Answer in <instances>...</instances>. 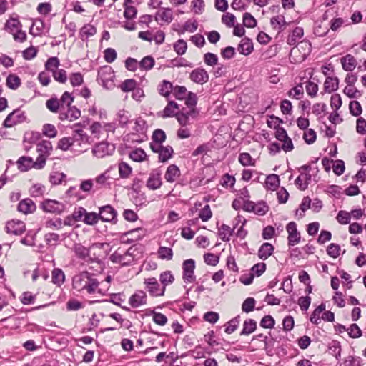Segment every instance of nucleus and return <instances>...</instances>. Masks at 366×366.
Returning a JSON list of instances; mask_svg holds the SVG:
<instances>
[{"label": "nucleus", "instance_id": "9d476101", "mask_svg": "<svg viewBox=\"0 0 366 366\" xmlns=\"http://www.w3.org/2000/svg\"><path fill=\"white\" fill-rule=\"evenodd\" d=\"M41 208L44 212L60 214L64 209L63 203L53 199H45L41 203Z\"/></svg>", "mask_w": 366, "mask_h": 366}, {"label": "nucleus", "instance_id": "0eeeda50", "mask_svg": "<svg viewBox=\"0 0 366 366\" xmlns=\"http://www.w3.org/2000/svg\"><path fill=\"white\" fill-rule=\"evenodd\" d=\"M183 276L182 278L185 282H194L196 277L194 274L195 269V262L192 259L184 260L182 264Z\"/></svg>", "mask_w": 366, "mask_h": 366}, {"label": "nucleus", "instance_id": "ea45409f", "mask_svg": "<svg viewBox=\"0 0 366 366\" xmlns=\"http://www.w3.org/2000/svg\"><path fill=\"white\" fill-rule=\"evenodd\" d=\"M280 184L279 176L277 174H269L267 177L265 187L267 189L275 190Z\"/></svg>", "mask_w": 366, "mask_h": 366}, {"label": "nucleus", "instance_id": "c756f323", "mask_svg": "<svg viewBox=\"0 0 366 366\" xmlns=\"http://www.w3.org/2000/svg\"><path fill=\"white\" fill-rule=\"evenodd\" d=\"M73 250L76 256L81 259L86 260V258L89 257V249L81 244H75L74 245Z\"/></svg>", "mask_w": 366, "mask_h": 366}, {"label": "nucleus", "instance_id": "58836bf2", "mask_svg": "<svg viewBox=\"0 0 366 366\" xmlns=\"http://www.w3.org/2000/svg\"><path fill=\"white\" fill-rule=\"evenodd\" d=\"M174 150L171 146L162 147L159 152V161L161 162H167L172 157Z\"/></svg>", "mask_w": 366, "mask_h": 366}, {"label": "nucleus", "instance_id": "3c124183", "mask_svg": "<svg viewBox=\"0 0 366 366\" xmlns=\"http://www.w3.org/2000/svg\"><path fill=\"white\" fill-rule=\"evenodd\" d=\"M174 50L175 52L181 56L186 53L187 49V42L184 39H179L174 44Z\"/></svg>", "mask_w": 366, "mask_h": 366}, {"label": "nucleus", "instance_id": "4be33fe9", "mask_svg": "<svg viewBox=\"0 0 366 366\" xmlns=\"http://www.w3.org/2000/svg\"><path fill=\"white\" fill-rule=\"evenodd\" d=\"M155 20L157 21H162L164 23H170L173 19V14L171 9H162L155 14Z\"/></svg>", "mask_w": 366, "mask_h": 366}, {"label": "nucleus", "instance_id": "b1692460", "mask_svg": "<svg viewBox=\"0 0 366 366\" xmlns=\"http://www.w3.org/2000/svg\"><path fill=\"white\" fill-rule=\"evenodd\" d=\"M270 24L272 28L274 29H277L279 32L283 31L288 24L283 15L273 16L270 19Z\"/></svg>", "mask_w": 366, "mask_h": 366}, {"label": "nucleus", "instance_id": "ddd939ff", "mask_svg": "<svg viewBox=\"0 0 366 366\" xmlns=\"http://www.w3.org/2000/svg\"><path fill=\"white\" fill-rule=\"evenodd\" d=\"M66 108V111L63 110L59 112V118L60 120L73 122L80 117L81 111L75 106H70Z\"/></svg>", "mask_w": 366, "mask_h": 366}, {"label": "nucleus", "instance_id": "864d4df0", "mask_svg": "<svg viewBox=\"0 0 366 366\" xmlns=\"http://www.w3.org/2000/svg\"><path fill=\"white\" fill-rule=\"evenodd\" d=\"M72 137H66L61 138L58 142V148L63 151H66L73 147Z\"/></svg>", "mask_w": 366, "mask_h": 366}, {"label": "nucleus", "instance_id": "a19ab883", "mask_svg": "<svg viewBox=\"0 0 366 366\" xmlns=\"http://www.w3.org/2000/svg\"><path fill=\"white\" fill-rule=\"evenodd\" d=\"M36 150L41 154L49 156L50 152L52 150V144L51 142L44 140L37 144Z\"/></svg>", "mask_w": 366, "mask_h": 366}, {"label": "nucleus", "instance_id": "9b49d317", "mask_svg": "<svg viewBox=\"0 0 366 366\" xmlns=\"http://www.w3.org/2000/svg\"><path fill=\"white\" fill-rule=\"evenodd\" d=\"M6 231L8 234L21 235L26 231V225L20 220H11L6 224Z\"/></svg>", "mask_w": 366, "mask_h": 366}, {"label": "nucleus", "instance_id": "13d9d810", "mask_svg": "<svg viewBox=\"0 0 366 366\" xmlns=\"http://www.w3.org/2000/svg\"><path fill=\"white\" fill-rule=\"evenodd\" d=\"M42 133L44 135L49 138H54L57 135V130L54 125L51 124H45L43 126Z\"/></svg>", "mask_w": 366, "mask_h": 366}, {"label": "nucleus", "instance_id": "09e8293b", "mask_svg": "<svg viewBox=\"0 0 366 366\" xmlns=\"http://www.w3.org/2000/svg\"><path fill=\"white\" fill-rule=\"evenodd\" d=\"M198 28V24L196 20H194L192 22L191 20H188L185 22L182 29L179 30L178 32L179 34H184L186 31H189L190 33L194 32Z\"/></svg>", "mask_w": 366, "mask_h": 366}, {"label": "nucleus", "instance_id": "20e7f679", "mask_svg": "<svg viewBox=\"0 0 366 366\" xmlns=\"http://www.w3.org/2000/svg\"><path fill=\"white\" fill-rule=\"evenodd\" d=\"M242 209L246 212H254L257 215H264L269 210V207L264 202L254 203L249 200H244Z\"/></svg>", "mask_w": 366, "mask_h": 366}, {"label": "nucleus", "instance_id": "c85d7f7f", "mask_svg": "<svg viewBox=\"0 0 366 366\" xmlns=\"http://www.w3.org/2000/svg\"><path fill=\"white\" fill-rule=\"evenodd\" d=\"M342 347L340 342L337 340H332L328 344V352L339 360L341 357Z\"/></svg>", "mask_w": 366, "mask_h": 366}, {"label": "nucleus", "instance_id": "37998d69", "mask_svg": "<svg viewBox=\"0 0 366 366\" xmlns=\"http://www.w3.org/2000/svg\"><path fill=\"white\" fill-rule=\"evenodd\" d=\"M173 89L174 87L170 81L164 80L159 86V93L164 97H168L171 92H173Z\"/></svg>", "mask_w": 366, "mask_h": 366}, {"label": "nucleus", "instance_id": "473e14b6", "mask_svg": "<svg viewBox=\"0 0 366 366\" xmlns=\"http://www.w3.org/2000/svg\"><path fill=\"white\" fill-rule=\"evenodd\" d=\"M52 282L58 286H61L65 281V274L62 269L54 268L51 272Z\"/></svg>", "mask_w": 366, "mask_h": 366}, {"label": "nucleus", "instance_id": "774afa93", "mask_svg": "<svg viewBox=\"0 0 366 366\" xmlns=\"http://www.w3.org/2000/svg\"><path fill=\"white\" fill-rule=\"evenodd\" d=\"M345 366H362V359L360 357L348 356L344 361Z\"/></svg>", "mask_w": 366, "mask_h": 366}, {"label": "nucleus", "instance_id": "5fc2aeb1", "mask_svg": "<svg viewBox=\"0 0 366 366\" xmlns=\"http://www.w3.org/2000/svg\"><path fill=\"white\" fill-rule=\"evenodd\" d=\"M348 335L351 338H358L362 336V330L356 323H352L347 329Z\"/></svg>", "mask_w": 366, "mask_h": 366}, {"label": "nucleus", "instance_id": "aec40b11", "mask_svg": "<svg viewBox=\"0 0 366 366\" xmlns=\"http://www.w3.org/2000/svg\"><path fill=\"white\" fill-rule=\"evenodd\" d=\"M180 174L179 167L175 164H170L166 170L164 178L167 182L172 183L180 177Z\"/></svg>", "mask_w": 366, "mask_h": 366}, {"label": "nucleus", "instance_id": "6e6d98bb", "mask_svg": "<svg viewBox=\"0 0 366 366\" xmlns=\"http://www.w3.org/2000/svg\"><path fill=\"white\" fill-rule=\"evenodd\" d=\"M251 0H233L231 6L234 10L244 11L247 8Z\"/></svg>", "mask_w": 366, "mask_h": 366}, {"label": "nucleus", "instance_id": "72a5a7b5", "mask_svg": "<svg viewBox=\"0 0 366 366\" xmlns=\"http://www.w3.org/2000/svg\"><path fill=\"white\" fill-rule=\"evenodd\" d=\"M287 94L290 98L297 100L301 99L304 96V89L302 84H299L296 86L290 89L287 92Z\"/></svg>", "mask_w": 366, "mask_h": 366}, {"label": "nucleus", "instance_id": "7c9ffc66", "mask_svg": "<svg viewBox=\"0 0 366 366\" xmlns=\"http://www.w3.org/2000/svg\"><path fill=\"white\" fill-rule=\"evenodd\" d=\"M257 329V322L253 319H247L243 323V328L240 335H249Z\"/></svg>", "mask_w": 366, "mask_h": 366}, {"label": "nucleus", "instance_id": "6ab92c4d", "mask_svg": "<svg viewBox=\"0 0 366 366\" xmlns=\"http://www.w3.org/2000/svg\"><path fill=\"white\" fill-rule=\"evenodd\" d=\"M18 211L25 214L34 212L36 209L35 203L29 198L19 202L17 207Z\"/></svg>", "mask_w": 366, "mask_h": 366}, {"label": "nucleus", "instance_id": "a878e982", "mask_svg": "<svg viewBox=\"0 0 366 366\" xmlns=\"http://www.w3.org/2000/svg\"><path fill=\"white\" fill-rule=\"evenodd\" d=\"M253 49V44L252 41L248 38L242 39L238 46L239 52L245 56L251 54Z\"/></svg>", "mask_w": 366, "mask_h": 366}, {"label": "nucleus", "instance_id": "4468645a", "mask_svg": "<svg viewBox=\"0 0 366 366\" xmlns=\"http://www.w3.org/2000/svg\"><path fill=\"white\" fill-rule=\"evenodd\" d=\"M86 212L87 211L86 209L82 207L75 208L72 214L66 217L64 220V224L71 225L73 222H84V219L85 218Z\"/></svg>", "mask_w": 366, "mask_h": 366}, {"label": "nucleus", "instance_id": "f257e3e1", "mask_svg": "<svg viewBox=\"0 0 366 366\" xmlns=\"http://www.w3.org/2000/svg\"><path fill=\"white\" fill-rule=\"evenodd\" d=\"M72 285L78 292L86 294H95L99 292V282L94 274L82 272L73 277Z\"/></svg>", "mask_w": 366, "mask_h": 366}, {"label": "nucleus", "instance_id": "603ef678", "mask_svg": "<svg viewBox=\"0 0 366 366\" xmlns=\"http://www.w3.org/2000/svg\"><path fill=\"white\" fill-rule=\"evenodd\" d=\"M154 59L151 56L144 57L139 62V67L144 70H150L154 65Z\"/></svg>", "mask_w": 366, "mask_h": 366}, {"label": "nucleus", "instance_id": "8fccbe9b", "mask_svg": "<svg viewBox=\"0 0 366 366\" xmlns=\"http://www.w3.org/2000/svg\"><path fill=\"white\" fill-rule=\"evenodd\" d=\"M145 152L140 148L136 149L130 152L129 157L134 162H140L144 160L146 157Z\"/></svg>", "mask_w": 366, "mask_h": 366}, {"label": "nucleus", "instance_id": "39448f33", "mask_svg": "<svg viewBox=\"0 0 366 366\" xmlns=\"http://www.w3.org/2000/svg\"><path fill=\"white\" fill-rule=\"evenodd\" d=\"M115 151V146L107 142H99L92 149L94 156L97 158H104L107 156L112 155Z\"/></svg>", "mask_w": 366, "mask_h": 366}, {"label": "nucleus", "instance_id": "bb28decb", "mask_svg": "<svg viewBox=\"0 0 366 366\" xmlns=\"http://www.w3.org/2000/svg\"><path fill=\"white\" fill-rule=\"evenodd\" d=\"M303 29L301 27H296L292 33L288 36L287 43L290 46L297 44V41L303 36Z\"/></svg>", "mask_w": 366, "mask_h": 366}, {"label": "nucleus", "instance_id": "e2e57ef3", "mask_svg": "<svg viewBox=\"0 0 366 366\" xmlns=\"http://www.w3.org/2000/svg\"><path fill=\"white\" fill-rule=\"evenodd\" d=\"M243 24L247 28H254L257 26V20L250 13L246 12L243 15Z\"/></svg>", "mask_w": 366, "mask_h": 366}, {"label": "nucleus", "instance_id": "69168bd1", "mask_svg": "<svg viewBox=\"0 0 366 366\" xmlns=\"http://www.w3.org/2000/svg\"><path fill=\"white\" fill-rule=\"evenodd\" d=\"M59 100L61 108L64 110V106L66 107L71 106V103L74 102V97L69 92H65Z\"/></svg>", "mask_w": 366, "mask_h": 366}, {"label": "nucleus", "instance_id": "5701e85b", "mask_svg": "<svg viewBox=\"0 0 366 366\" xmlns=\"http://www.w3.org/2000/svg\"><path fill=\"white\" fill-rule=\"evenodd\" d=\"M274 247L272 244L268 242H265L262 244L258 250V257L262 260L268 259L274 252Z\"/></svg>", "mask_w": 366, "mask_h": 366}, {"label": "nucleus", "instance_id": "c9c22d12", "mask_svg": "<svg viewBox=\"0 0 366 366\" xmlns=\"http://www.w3.org/2000/svg\"><path fill=\"white\" fill-rule=\"evenodd\" d=\"M46 108L53 113L63 111L57 97H51L46 102Z\"/></svg>", "mask_w": 366, "mask_h": 366}, {"label": "nucleus", "instance_id": "f8f14e48", "mask_svg": "<svg viewBox=\"0 0 366 366\" xmlns=\"http://www.w3.org/2000/svg\"><path fill=\"white\" fill-rule=\"evenodd\" d=\"M114 72L110 66H104L98 71L97 79L102 82L104 86H106L107 83L112 81L114 78Z\"/></svg>", "mask_w": 366, "mask_h": 366}, {"label": "nucleus", "instance_id": "c03bdc74", "mask_svg": "<svg viewBox=\"0 0 366 366\" xmlns=\"http://www.w3.org/2000/svg\"><path fill=\"white\" fill-rule=\"evenodd\" d=\"M6 84L9 89L16 90L21 85V79L15 74H9L6 78Z\"/></svg>", "mask_w": 366, "mask_h": 366}, {"label": "nucleus", "instance_id": "393cba45", "mask_svg": "<svg viewBox=\"0 0 366 366\" xmlns=\"http://www.w3.org/2000/svg\"><path fill=\"white\" fill-rule=\"evenodd\" d=\"M133 0H124L123 4L124 7V16L127 19H132L136 17L137 10L134 6L129 5L133 3Z\"/></svg>", "mask_w": 366, "mask_h": 366}, {"label": "nucleus", "instance_id": "0e129e2a", "mask_svg": "<svg viewBox=\"0 0 366 366\" xmlns=\"http://www.w3.org/2000/svg\"><path fill=\"white\" fill-rule=\"evenodd\" d=\"M350 112L352 116L358 117L362 114V109L359 102L352 101L349 104Z\"/></svg>", "mask_w": 366, "mask_h": 366}, {"label": "nucleus", "instance_id": "052dcab7", "mask_svg": "<svg viewBox=\"0 0 366 366\" xmlns=\"http://www.w3.org/2000/svg\"><path fill=\"white\" fill-rule=\"evenodd\" d=\"M238 159L240 164L244 167L249 165L253 166L255 163V161L252 159L251 155L247 152L241 153Z\"/></svg>", "mask_w": 366, "mask_h": 366}, {"label": "nucleus", "instance_id": "2eb2a0df", "mask_svg": "<svg viewBox=\"0 0 366 366\" xmlns=\"http://www.w3.org/2000/svg\"><path fill=\"white\" fill-rule=\"evenodd\" d=\"M189 78L196 84H204L209 81V74L204 69L197 68L190 73Z\"/></svg>", "mask_w": 366, "mask_h": 366}, {"label": "nucleus", "instance_id": "6e6552de", "mask_svg": "<svg viewBox=\"0 0 366 366\" xmlns=\"http://www.w3.org/2000/svg\"><path fill=\"white\" fill-rule=\"evenodd\" d=\"M117 211L109 204L99 207L98 216L102 222H117Z\"/></svg>", "mask_w": 366, "mask_h": 366}, {"label": "nucleus", "instance_id": "f704fd0d", "mask_svg": "<svg viewBox=\"0 0 366 366\" xmlns=\"http://www.w3.org/2000/svg\"><path fill=\"white\" fill-rule=\"evenodd\" d=\"M118 170L120 178L127 179L132 173V168L126 162H121L118 164Z\"/></svg>", "mask_w": 366, "mask_h": 366}, {"label": "nucleus", "instance_id": "338daca9", "mask_svg": "<svg viewBox=\"0 0 366 366\" xmlns=\"http://www.w3.org/2000/svg\"><path fill=\"white\" fill-rule=\"evenodd\" d=\"M30 194L34 197H39L44 194L45 187L41 184H34L29 190Z\"/></svg>", "mask_w": 366, "mask_h": 366}, {"label": "nucleus", "instance_id": "7ed1b4c3", "mask_svg": "<svg viewBox=\"0 0 366 366\" xmlns=\"http://www.w3.org/2000/svg\"><path fill=\"white\" fill-rule=\"evenodd\" d=\"M134 251V250L132 249V247L129 248L125 252L118 249L111 254L109 259L113 263L119 264L122 266H127L132 264L134 259L133 255Z\"/></svg>", "mask_w": 366, "mask_h": 366}, {"label": "nucleus", "instance_id": "f03ea898", "mask_svg": "<svg viewBox=\"0 0 366 366\" xmlns=\"http://www.w3.org/2000/svg\"><path fill=\"white\" fill-rule=\"evenodd\" d=\"M79 124L74 125L72 134L73 148L74 152L83 153L88 150L89 146L92 144L91 137L81 129L79 128Z\"/></svg>", "mask_w": 366, "mask_h": 366}, {"label": "nucleus", "instance_id": "79ce46f5", "mask_svg": "<svg viewBox=\"0 0 366 366\" xmlns=\"http://www.w3.org/2000/svg\"><path fill=\"white\" fill-rule=\"evenodd\" d=\"M33 159L29 157H21L19 159L17 164L19 169L22 172H26L33 167Z\"/></svg>", "mask_w": 366, "mask_h": 366}, {"label": "nucleus", "instance_id": "e433bc0d", "mask_svg": "<svg viewBox=\"0 0 366 366\" xmlns=\"http://www.w3.org/2000/svg\"><path fill=\"white\" fill-rule=\"evenodd\" d=\"M234 228L235 227L231 229L230 227H229L228 225L223 224L219 229V236L220 239L224 242L229 241L230 237L233 234Z\"/></svg>", "mask_w": 366, "mask_h": 366}, {"label": "nucleus", "instance_id": "a18cd8bd", "mask_svg": "<svg viewBox=\"0 0 366 366\" xmlns=\"http://www.w3.org/2000/svg\"><path fill=\"white\" fill-rule=\"evenodd\" d=\"M325 310V305L324 303L320 304L315 310L312 312L310 316V321L312 323L318 325L320 322V314Z\"/></svg>", "mask_w": 366, "mask_h": 366}, {"label": "nucleus", "instance_id": "bf43d9fd", "mask_svg": "<svg viewBox=\"0 0 366 366\" xmlns=\"http://www.w3.org/2000/svg\"><path fill=\"white\" fill-rule=\"evenodd\" d=\"M256 301L253 297H247L242 305V310L246 313L254 310Z\"/></svg>", "mask_w": 366, "mask_h": 366}, {"label": "nucleus", "instance_id": "cd10ccee", "mask_svg": "<svg viewBox=\"0 0 366 366\" xmlns=\"http://www.w3.org/2000/svg\"><path fill=\"white\" fill-rule=\"evenodd\" d=\"M339 86L337 77H327L324 83V90L327 93L337 91Z\"/></svg>", "mask_w": 366, "mask_h": 366}, {"label": "nucleus", "instance_id": "2f4dec72", "mask_svg": "<svg viewBox=\"0 0 366 366\" xmlns=\"http://www.w3.org/2000/svg\"><path fill=\"white\" fill-rule=\"evenodd\" d=\"M21 27V22L16 18H10L4 25V29L12 34Z\"/></svg>", "mask_w": 366, "mask_h": 366}, {"label": "nucleus", "instance_id": "680f3d73", "mask_svg": "<svg viewBox=\"0 0 366 366\" xmlns=\"http://www.w3.org/2000/svg\"><path fill=\"white\" fill-rule=\"evenodd\" d=\"M159 280L163 286L166 287L174 281V277L170 271H165L161 273Z\"/></svg>", "mask_w": 366, "mask_h": 366}, {"label": "nucleus", "instance_id": "dca6fc26", "mask_svg": "<svg viewBox=\"0 0 366 366\" xmlns=\"http://www.w3.org/2000/svg\"><path fill=\"white\" fill-rule=\"evenodd\" d=\"M161 173L158 170L152 171L147 182V187L152 190L159 189L162 186Z\"/></svg>", "mask_w": 366, "mask_h": 366}, {"label": "nucleus", "instance_id": "423d86ee", "mask_svg": "<svg viewBox=\"0 0 366 366\" xmlns=\"http://www.w3.org/2000/svg\"><path fill=\"white\" fill-rule=\"evenodd\" d=\"M144 283L150 295L155 297L164 295L166 287H161L155 277L144 279Z\"/></svg>", "mask_w": 366, "mask_h": 366}, {"label": "nucleus", "instance_id": "4d7b16f0", "mask_svg": "<svg viewBox=\"0 0 366 366\" xmlns=\"http://www.w3.org/2000/svg\"><path fill=\"white\" fill-rule=\"evenodd\" d=\"M52 74L54 79L61 84H64L67 81L66 71L63 69H57Z\"/></svg>", "mask_w": 366, "mask_h": 366}, {"label": "nucleus", "instance_id": "a211bd4d", "mask_svg": "<svg viewBox=\"0 0 366 366\" xmlns=\"http://www.w3.org/2000/svg\"><path fill=\"white\" fill-rule=\"evenodd\" d=\"M177 109H179L178 104L174 101H169L162 111L157 112V117L165 119L176 116Z\"/></svg>", "mask_w": 366, "mask_h": 366}, {"label": "nucleus", "instance_id": "1a4fd4ad", "mask_svg": "<svg viewBox=\"0 0 366 366\" xmlns=\"http://www.w3.org/2000/svg\"><path fill=\"white\" fill-rule=\"evenodd\" d=\"M288 233L287 240L289 246H295L300 242V233L297 229V224L295 222H290L286 226Z\"/></svg>", "mask_w": 366, "mask_h": 366}, {"label": "nucleus", "instance_id": "412c9836", "mask_svg": "<svg viewBox=\"0 0 366 366\" xmlns=\"http://www.w3.org/2000/svg\"><path fill=\"white\" fill-rule=\"evenodd\" d=\"M342 69L346 71H353L357 65L356 59L351 54H347L340 59Z\"/></svg>", "mask_w": 366, "mask_h": 366}, {"label": "nucleus", "instance_id": "f3484780", "mask_svg": "<svg viewBox=\"0 0 366 366\" xmlns=\"http://www.w3.org/2000/svg\"><path fill=\"white\" fill-rule=\"evenodd\" d=\"M130 305L132 307H139L141 305L147 303V295L143 290H137L133 294L129 300Z\"/></svg>", "mask_w": 366, "mask_h": 366}, {"label": "nucleus", "instance_id": "49530a36", "mask_svg": "<svg viewBox=\"0 0 366 366\" xmlns=\"http://www.w3.org/2000/svg\"><path fill=\"white\" fill-rule=\"evenodd\" d=\"M60 65L59 59L56 56L50 57L45 63V68L47 71H55Z\"/></svg>", "mask_w": 366, "mask_h": 366}, {"label": "nucleus", "instance_id": "de8ad7c7", "mask_svg": "<svg viewBox=\"0 0 366 366\" xmlns=\"http://www.w3.org/2000/svg\"><path fill=\"white\" fill-rule=\"evenodd\" d=\"M159 258L162 259L171 260L173 257L172 249L167 247H160L158 249Z\"/></svg>", "mask_w": 366, "mask_h": 366}, {"label": "nucleus", "instance_id": "4c0bfd02", "mask_svg": "<svg viewBox=\"0 0 366 366\" xmlns=\"http://www.w3.org/2000/svg\"><path fill=\"white\" fill-rule=\"evenodd\" d=\"M240 322V316L237 315L235 317L231 319L229 321H228L225 325V329L224 332L227 334H232L239 327Z\"/></svg>", "mask_w": 366, "mask_h": 366}]
</instances>
